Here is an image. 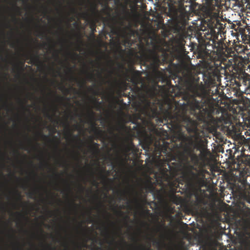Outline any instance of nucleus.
I'll return each mask as SVG.
<instances>
[{"label":"nucleus","instance_id":"obj_1","mask_svg":"<svg viewBox=\"0 0 250 250\" xmlns=\"http://www.w3.org/2000/svg\"><path fill=\"white\" fill-rule=\"evenodd\" d=\"M183 74L184 86L187 91L191 94L192 100L187 97V103L174 105L170 102L160 103L159 107L155 103L145 100V108L151 113V117L157 118L159 123L167 125L173 132L178 139L184 143L183 155L185 161L188 157L197 161V155L194 149L201 153L206 147L198 140L203 132L198 128L197 120L205 121L210 117V104L213 99L209 90L204 84L199 83V78L189 69Z\"/></svg>","mask_w":250,"mask_h":250},{"label":"nucleus","instance_id":"obj_2","mask_svg":"<svg viewBox=\"0 0 250 250\" xmlns=\"http://www.w3.org/2000/svg\"><path fill=\"white\" fill-rule=\"evenodd\" d=\"M168 7L167 15L173 21L174 28L180 33L185 30L188 17L183 7L184 0H164Z\"/></svg>","mask_w":250,"mask_h":250},{"label":"nucleus","instance_id":"obj_3","mask_svg":"<svg viewBox=\"0 0 250 250\" xmlns=\"http://www.w3.org/2000/svg\"><path fill=\"white\" fill-rule=\"evenodd\" d=\"M247 59L239 57V59L234 61L233 64L228 67V69L231 73V81L239 80L249 75L245 72Z\"/></svg>","mask_w":250,"mask_h":250},{"label":"nucleus","instance_id":"obj_4","mask_svg":"<svg viewBox=\"0 0 250 250\" xmlns=\"http://www.w3.org/2000/svg\"><path fill=\"white\" fill-rule=\"evenodd\" d=\"M193 166L187 168L183 173V177L187 185L190 188H200L203 184V180L199 172L192 170Z\"/></svg>","mask_w":250,"mask_h":250},{"label":"nucleus","instance_id":"obj_5","mask_svg":"<svg viewBox=\"0 0 250 250\" xmlns=\"http://www.w3.org/2000/svg\"><path fill=\"white\" fill-rule=\"evenodd\" d=\"M220 63L218 64L213 62V64L209 65V69L207 74L204 75V81L208 86H214L216 85V81L219 79Z\"/></svg>","mask_w":250,"mask_h":250},{"label":"nucleus","instance_id":"obj_6","mask_svg":"<svg viewBox=\"0 0 250 250\" xmlns=\"http://www.w3.org/2000/svg\"><path fill=\"white\" fill-rule=\"evenodd\" d=\"M232 190L250 203V185L247 183L246 180L235 181L232 186Z\"/></svg>","mask_w":250,"mask_h":250},{"label":"nucleus","instance_id":"obj_7","mask_svg":"<svg viewBox=\"0 0 250 250\" xmlns=\"http://www.w3.org/2000/svg\"><path fill=\"white\" fill-rule=\"evenodd\" d=\"M205 21L211 33H219L223 28V24L220 22L219 16L216 13H210L206 18Z\"/></svg>","mask_w":250,"mask_h":250},{"label":"nucleus","instance_id":"obj_8","mask_svg":"<svg viewBox=\"0 0 250 250\" xmlns=\"http://www.w3.org/2000/svg\"><path fill=\"white\" fill-rule=\"evenodd\" d=\"M141 48L143 50L142 55L147 62L155 66H158L160 65L161 62L160 55L155 48L154 49H148L147 52H146L143 45L141 46Z\"/></svg>","mask_w":250,"mask_h":250},{"label":"nucleus","instance_id":"obj_9","mask_svg":"<svg viewBox=\"0 0 250 250\" xmlns=\"http://www.w3.org/2000/svg\"><path fill=\"white\" fill-rule=\"evenodd\" d=\"M234 83L238 87L242 86V84L245 86L244 93L247 95H249L247 99H250V75H246L239 80H235Z\"/></svg>","mask_w":250,"mask_h":250},{"label":"nucleus","instance_id":"obj_10","mask_svg":"<svg viewBox=\"0 0 250 250\" xmlns=\"http://www.w3.org/2000/svg\"><path fill=\"white\" fill-rule=\"evenodd\" d=\"M245 239L247 242L250 241V213L246 214L242 219Z\"/></svg>","mask_w":250,"mask_h":250},{"label":"nucleus","instance_id":"obj_11","mask_svg":"<svg viewBox=\"0 0 250 250\" xmlns=\"http://www.w3.org/2000/svg\"><path fill=\"white\" fill-rule=\"evenodd\" d=\"M234 49L238 54L250 55V43L249 44H236Z\"/></svg>","mask_w":250,"mask_h":250},{"label":"nucleus","instance_id":"obj_12","mask_svg":"<svg viewBox=\"0 0 250 250\" xmlns=\"http://www.w3.org/2000/svg\"><path fill=\"white\" fill-rule=\"evenodd\" d=\"M88 117L89 118L90 120L91 121L93 124V126L92 130L95 133H96L98 135H101L102 132V131L100 130L99 128L96 127V125L95 124V113L91 110L89 109L88 112Z\"/></svg>","mask_w":250,"mask_h":250},{"label":"nucleus","instance_id":"obj_13","mask_svg":"<svg viewBox=\"0 0 250 250\" xmlns=\"http://www.w3.org/2000/svg\"><path fill=\"white\" fill-rule=\"evenodd\" d=\"M212 48L216 49V52L221 53L224 52L226 45L223 41L221 40H213Z\"/></svg>","mask_w":250,"mask_h":250},{"label":"nucleus","instance_id":"obj_14","mask_svg":"<svg viewBox=\"0 0 250 250\" xmlns=\"http://www.w3.org/2000/svg\"><path fill=\"white\" fill-rule=\"evenodd\" d=\"M82 16L83 19L86 20H89L91 21L90 28L91 29L92 34L94 35V33L96 32L95 21L90 18V16L87 12L83 13L82 14Z\"/></svg>","mask_w":250,"mask_h":250},{"label":"nucleus","instance_id":"obj_15","mask_svg":"<svg viewBox=\"0 0 250 250\" xmlns=\"http://www.w3.org/2000/svg\"><path fill=\"white\" fill-rule=\"evenodd\" d=\"M91 145L88 146L89 150L90 152L93 153H98L99 152V145L93 142L92 139L90 140Z\"/></svg>","mask_w":250,"mask_h":250},{"label":"nucleus","instance_id":"obj_16","mask_svg":"<svg viewBox=\"0 0 250 250\" xmlns=\"http://www.w3.org/2000/svg\"><path fill=\"white\" fill-rule=\"evenodd\" d=\"M249 29L246 28V26L242 27V26H238L237 28L235 29L236 31V36H237V39L239 40L238 37L239 36H242L246 33V30H247L249 31Z\"/></svg>","mask_w":250,"mask_h":250},{"label":"nucleus","instance_id":"obj_17","mask_svg":"<svg viewBox=\"0 0 250 250\" xmlns=\"http://www.w3.org/2000/svg\"><path fill=\"white\" fill-rule=\"evenodd\" d=\"M242 41L245 43V44H249L250 43V39L249 36L246 33L241 36Z\"/></svg>","mask_w":250,"mask_h":250},{"label":"nucleus","instance_id":"obj_18","mask_svg":"<svg viewBox=\"0 0 250 250\" xmlns=\"http://www.w3.org/2000/svg\"><path fill=\"white\" fill-rule=\"evenodd\" d=\"M134 147V145L132 142H130L128 145L124 146V149L125 153L129 152Z\"/></svg>","mask_w":250,"mask_h":250},{"label":"nucleus","instance_id":"obj_19","mask_svg":"<svg viewBox=\"0 0 250 250\" xmlns=\"http://www.w3.org/2000/svg\"><path fill=\"white\" fill-rule=\"evenodd\" d=\"M250 140H247L243 145V146L242 148V151L244 152V151L247 149V150H249L250 152Z\"/></svg>","mask_w":250,"mask_h":250},{"label":"nucleus","instance_id":"obj_20","mask_svg":"<svg viewBox=\"0 0 250 250\" xmlns=\"http://www.w3.org/2000/svg\"><path fill=\"white\" fill-rule=\"evenodd\" d=\"M91 12L92 14L96 16L98 15V10H97V5L95 3H92L91 6Z\"/></svg>","mask_w":250,"mask_h":250},{"label":"nucleus","instance_id":"obj_21","mask_svg":"<svg viewBox=\"0 0 250 250\" xmlns=\"http://www.w3.org/2000/svg\"><path fill=\"white\" fill-rule=\"evenodd\" d=\"M142 147L144 149H148L150 146V142L148 140V139L145 138L142 142Z\"/></svg>","mask_w":250,"mask_h":250},{"label":"nucleus","instance_id":"obj_22","mask_svg":"<svg viewBox=\"0 0 250 250\" xmlns=\"http://www.w3.org/2000/svg\"><path fill=\"white\" fill-rule=\"evenodd\" d=\"M131 203H134L137 205H139L140 204V200L137 197H135L133 200L127 202V204L129 206H130Z\"/></svg>","mask_w":250,"mask_h":250},{"label":"nucleus","instance_id":"obj_23","mask_svg":"<svg viewBox=\"0 0 250 250\" xmlns=\"http://www.w3.org/2000/svg\"><path fill=\"white\" fill-rule=\"evenodd\" d=\"M87 77L88 80L90 81H93L95 80L94 75L93 74V71L91 73H88Z\"/></svg>","mask_w":250,"mask_h":250},{"label":"nucleus","instance_id":"obj_24","mask_svg":"<svg viewBox=\"0 0 250 250\" xmlns=\"http://www.w3.org/2000/svg\"><path fill=\"white\" fill-rule=\"evenodd\" d=\"M36 193H37L36 189H34L33 190H32L31 191L27 193V196L30 198H34Z\"/></svg>","mask_w":250,"mask_h":250},{"label":"nucleus","instance_id":"obj_25","mask_svg":"<svg viewBox=\"0 0 250 250\" xmlns=\"http://www.w3.org/2000/svg\"><path fill=\"white\" fill-rule=\"evenodd\" d=\"M31 60L35 62H38L39 61V57L37 55H31Z\"/></svg>","mask_w":250,"mask_h":250},{"label":"nucleus","instance_id":"obj_26","mask_svg":"<svg viewBox=\"0 0 250 250\" xmlns=\"http://www.w3.org/2000/svg\"><path fill=\"white\" fill-rule=\"evenodd\" d=\"M108 158L111 162V166H112L113 168H115L116 167V163H115L112 157L111 156H109Z\"/></svg>","mask_w":250,"mask_h":250},{"label":"nucleus","instance_id":"obj_27","mask_svg":"<svg viewBox=\"0 0 250 250\" xmlns=\"http://www.w3.org/2000/svg\"><path fill=\"white\" fill-rule=\"evenodd\" d=\"M115 212L117 215L119 216H122L124 214V213L120 210L115 209Z\"/></svg>","mask_w":250,"mask_h":250},{"label":"nucleus","instance_id":"obj_28","mask_svg":"<svg viewBox=\"0 0 250 250\" xmlns=\"http://www.w3.org/2000/svg\"><path fill=\"white\" fill-rule=\"evenodd\" d=\"M37 135L42 136L44 139H49L48 136L44 135L42 132H38Z\"/></svg>","mask_w":250,"mask_h":250},{"label":"nucleus","instance_id":"obj_29","mask_svg":"<svg viewBox=\"0 0 250 250\" xmlns=\"http://www.w3.org/2000/svg\"><path fill=\"white\" fill-rule=\"evenodd\" d=\"M67 133H68L69 136L71 137L72 136V132L70 130V127H69V125L67 124Z\"/></svg>","mask_w":250,"mask_h":250},{"label":"nucleus","instance_id":"obj_30","mask_svg":"<svg viewBox=\"0 0 250 250\" xmlns=\"http://www.w3.org/2000/svg\"><path fill=\"white\" fill-rule=\"evenodd\" d=\"M137 248L139 249H140L141 250H146L145 247L144 246H143V245L139 246L138 247H137Z\"/></svg>","mask_w":250,"mask_h":250},{"label":"nucleus","instance_id":"obj_31","mask_svg":"<svg viewBox=\"0 0 250 250\" xmlns=\"http://www.w3.org/2000/svg\"><path fill=\"white\" fill-rule=\"evenodd\" d=\"M100 175H101V177L102 179L104 180H106L107 179L106 176H105V175H103L102 174V172H101Z\"/></svg>","mask_w":250,"mask_h":250},{"label":"nucleus","instance_id":"obj_32","mask_svg":"<svg viewBox=\"0 0 250 250\" xmlns=\"http://www.w3.org/2000/svg\"><path fill=\"white\" fill-rule=\"evenodd\" d=\"M79 188L82 192H83L84 189V188L82 185H79Z\"/></svg>","mask_w":250,"mask_h":250},{"label":"nucleus","instance_id":"obj_33","mask_svg":"<svg viewBox=\"0 0 250 250\" xmlns=\"http://www.w3.org/2000/svg\"><path fill=\"white\" fill-rule=\"evenodd\" d=\"M98 76L100 79H103L102 73L101 72H100L99 71H98Z\"/></svg>","mask_w":250,"mask_h":250},{"label":"nucleus","instance_id":"obj_34","mask_svg":"<svg viewBox=\"0 0 250 250\" xmlns=\"http://www.w3.org/2000/svg\"><path fill=\"white\" fill-rule=\"evenodd\" d=\"M125 77L126 80L128 81H129V79H130L129 76L128 75L127 73L125 74Z\"/></svg>","mask_w":250,"mask_h":250},{"label":"nucleus","instance_id":"obj_35","mask_svg":"<svg viewBox=\"0 0 250 250\" xmlns=\"http://www.w3.org/2000/svg\"><path fill=\"white\" fill-rule=\"evenodd\" d=\"M53 172L56 177L58 178L59 177V175L57 173L55 169L53 170Z\"/></svg>","mask_w":250,"mask_h":250},{"label":"nucleus","instance_id":"obj_36","mask_svg":"<svg viewBox=\"0 0 250 250\" xmlns=\"http://www.w3.org/2000/svg\"><path fill=\"white\" fill-rule=\"evenodd\" d=\"M79 84L81 86H82H82H85V82H82V83L79 82Z\"/></svg>","mask_w":250,"mask_h":250},{"label":"nucleus","instance_id":"obj_37","mask_svg":"<svg viewBox=\"0 0 250 250\" xmlns=\"http://www.w3.org/2000/svg\"><path fill=\"white\" fill-rule=\"evenodd\" d=\"M246 165H249L250 164V160H246L244 163Z\"/></svg>","mask_w":250,"mask_h":250},{"label":"nucleus","instance_id":"obj_38","mask_svg":"<svg viewBox=\"0 0 250 250\" xmlns=\"http://www.w3.org/2000/svg\"><path fill=\"white\" fill-rule=\"evenodd\" d=\"M146 187H147V188H148L151 190H152L154 188L151 185H147Z\"/></svg>","mask_w":250,"mask_h":250},{"label":"nucleus","instance_id":"obj_39","mask_svg":"<svg viewBox=\"0 0 250 250\" xmlns=\"http://www.w3.org/2000/svg\"><path fill=\"white\" fill-rule=\"evenodd\" d=\"M68 55H73V56H75L76 57H77L78 56V55L76 53H73V54H71L70 52H68Z\"/></svg>","mask_w":250,"mask_h":250},{"label":"nucleus","instance_id":"obj_40","mask_svg":"<svg viewBox=\"0 0 250 250\" xmlns=\"http://www.w3.org/2000/svg\"><path fill=\"white\" fill-rule=\"evenodd\" d=\"M79 228H81V229L84 232L85 231V230L84 229L82 228V224L81 223H79Z\"/></svg>","mask_w":250,"mask_h":250},{"label":"nucleus","instance_id":"obj_41","mask_svg":"<svg viewBox=\"0 0 250 250\" xmlns=\"http://www.w3.org/2000/svg\"><path fill=\"white\" fill-rule=\"evenodd\" d=\"M98 206L100 207H103L104 206V205L101 201H99L98 203Z\"/></svg>","mask_w":250,"mask_h":250},{"label":"nucleus","instance_id":"obj_42","mask_svg":"<svg viewBox=\"0 0 250 250\" xmlns=\"http://www.w3.org/2000/svg\"><path fill=\"white\" fill-rule=\"evenodd\" d=\"M93 184L94 185L96 186H98V184L96 180H94L93 181Z\"/></svg>","mask_w":250,"mask_h":250},{"label":"nucleus","instance_id":"obj_43","mask_svg":"<svg viewBox=\"0 0 250 250\" xmlns=\"http://www.w3.org/2000/svg\"><path fill=\"white\" fill-rule=\"evenodd\" d=\"M115 242V240L114 239H112V240L111 241H107L106 242L108 244H112V243L114 242Z\"/></svg>","mask_w":250,"mask_h":250},{"label":"nucleus","instance_id":"obj_44","mask_svg":"<svg viewBox=\"0 0 250 250\" xmlns=\"http://www.w3.org/2000/svg\"><path fill=\"white\" fill-rule=\"evenodd\" d=\"M122 194L124 196V197H125V199H126V192L125 191H124V192H122Z\"/></svg>","mask_w":250,"mask_h":250},{"label":"nucleus","instance_id":"obj_45","mask_svg":"<svg viewBox=\"0 0 250 250\" xmlns=\"http://www.w3.org/2000/svg\"><path fill=\"white\" fill-rule=\"evenodd\" d=\"M16 192H17V194H18V195L19 200L20 201H21V195H20V194L19 193H18L17 191H16Z\"/></svg>","mask_w":250,"mask_h":250},{"label":"nucleus","instance_id":"obj_46","mask_svg":"<svg viewBox=\"0 0 250 250\" xmlns=\"http://www.w3.org/2000/svg\"><path fill=\"white\" fill-rule=\"evenodd\" d=\"M46 116L49 118H52V117L50 116L48 112L46 113Z\"/></svg>","mask_w":250,"mask_h":250},{"label":"nucleus","instance_id":"obj_47","mask_svg":"<svg viewBox=\"0 0 250 250\" xmlns=\"http://www.w3.org/2000/svg\"><path fill=\"white\" fill-rule=\"evenodd\" d=\"M18 70H19L20 71H22L23 69L21 67H20L19 65L17 66Z\"/></svg>","mask_w":250,"mask_h":250},{"label":"nucleus","instance_id":"obj_48","mask_svg":"<svg viewBox=\"0 0 250 250\" xmlns=\"http://www.w3.org/2000/svg\"><path fill=\"white\" fill-rule=\"evenodd\" d=\"M16 214L19 216H23L21 213L19 212H16Z\"/></svg>","mask_w":250,"mask_h":250},{"label":"nucleus","instance_id":"obj_49","mask_svg":"<svg viewBox=\"0 0 250 250\" xmlns=\"http://www.w3.org/2000/svg\"><path fill=\"white\" fill-rule=\"evenodd\" d=\"M14 6L16 8V9L18 11H19L20 10V8L19 7H18L16 4H14Z\"/></svg>","mask_w":250,"mask_h":250},{"label":"nucleus","instance_id":"obj_50","mask_svg":"<svg viewBox=\"0 0 250 250\" xmlns=\"http://www.w3.org/2000/svg\"><path fill=\"white\" fill-rule=\"evenodd\" d=\"M47 247L49 248L50 249H51L52 250H55V248H52V247H51L50 246H47Z\"/></svg>","mask_w":250,"mask_h":250},{"label":"nucleus","instance_id":"obj_51","mask_svg":"<svg viewBox=\"0 0 250 250\" xmlns=\"http://www.w3.org/2000/svg\"><path fill=\"white\" fill-rule=\"evenodd\" d=\"M44 165H46V166H48L49 165L48 163L47 162H46V161H44Z\"/></svg>","mask_w":250,"mask_h":250},{"label":"nucleus","instance_id":"obj_52","mask_svg":"<svg viewBox=\"0 0 250 250\" xmlns=\"http://www.w3.org/2000/svg\"><path fill=\"white\" fill-rule=\"evenodd\" d=\"M19 100L20 101L21 103V104H22V107H23V108H25V107L24 106V105H23V103L22 102V101H21V99H19Z\"/></svg>","mask_w":250,"mask_h":250},{"label":"nucleus","instance_id":"obj_53","mask_svg":"<svg viewBox=\"0 0 250 250\" xmlns=\"http://www.w3.org/2000/svg\"><path fill=\"white\" fill-rule=\"evenodd\" d=\"M15 152L18 155H20V153L18 151V150H15Z\"/></svg>","mask_w":250,"mask_h":250},{"label":"nucleus","instance_id":"obj_54","mask_svg":"<svg viewBox=\"0 0 250 250\" xmlns=\"http://www.w3.org/2000/svg\"><path fill=\"white\" fill-rule=\"evenodd\" d=\"M57 99L60 100H62L63 99V98L61 97H57Z\"/></svg>","mask_w":250,"mask_h":250},{"label":"nucleus","instance_id":"obj_55","mask_svg":"<svg viewBox=\"0 0 250 250\" xmlns=\"http://www.w3.org/2000/svg\"><path fill=\"white\" fill-rule=\"evenodd\" d=\"M122 241H123V243L124 244H125V245H126V244H127L125 240H124L123 239Z\"/></svg>","mask_w":250,"mask_h":250},{"label":"nucleus","instance_id":"obj_56","mask_svg":"<svg viewBox=\"0 0 250 250\" xmlns=\"http://www.w3.org/2000/svg\"><path fill=\"white\" fill-rule=\"evenodd\" d=\"M72 204H73V205L75 207H77V206H78V205H76V204H75L74 203V202H72Z\"/></svg>","mask_w":250,"mask_h":250},{"label":"nucleus","instance_id":"obj_57","mask_svg":"<svg viewBox=\"0 0 250 250\" xmlns=\"http://www.w3.org/2000/svg\"><path fill=\"white\" fill-rule=\"evenodd\" d=\"M64 89L68 93L69 92V90L68 89H66L63 87Z\"/></svg>","mask_w":250,"mask_h":250},{"label":"nucleus","instance_id":"obj_58","mask_svg":"<svg viewBox=\"0 0 250 250\" xmlns=\"http://www.w3.org/2000/svg\"><path fill=\"white\" fill-rule=\"evenodd\" d=\"M73 137L74 138H78V139H79V137L78 136H73Z\"/></svg>","mask_w":250,"mask_h":250},{"label":"nucleus","instance_id":"obj_59","mask_svg":"<svg viewBox=\"0 0 250 250\" xmlns=\"http://www.w3.org/2000/svg\"><path fill=\"white\" fill-rule=\"evenodd\" d=\"M125 13H126V15H130V13H129V12L128 11H126V12H125Z\"/></svg>","mask_w":250,"mask_h":250},{"label":"nucleus","instance_id":"obj_60","mask_svg":"<svg viewBox=\"0 0 250 250\" xmlns=\"http://www.w3.org/2000/svg\"><path fill=\"white\" fill-rule=\"evenodd\" d=\"M101 104V103H100V102H98L97 103V105L98 106V107Z\"/></svg>","mask_w":250,"mask_h":250},{"label":"nucleus","instance_id":"obj_61","mask_svg":"<svg viewBox=\"0 0 250 250\" xmlns=\"http://www.w3.org/2000/svg\"><path fill=\"white\" fill-rule=\"evenodd\" d=\"M11 46L12 47H14V46H15V43H11Z\"/></svg>","mask_w":250,"mask_h":250},{"label":"nucleus","instance_id":"obj_62","mask_svg":"<svg viewBox=\"0 0 250 250\" xmlns=\"http://www.w3.org/2000/svg\"><path fill=\"white\" fill-rule=\"evenodd\" d=\"M97 250H102V249H101V247H97Z\"/></svg>","mask_w":250,"mask_h":250},{"label":"nucleus","instance_id":"obj_63","mask_svg":"<svg viewBox=\"0 0 250 250\" xmlns=\"http://www.w3.org/2000/svg\"><path fill=\"white\" fill-rule=\"evenodd\" d=\"M105 8H106L107 9H110L109 7L107 5H105Z\"/></svg>","mask_w":250,"mask_h":250},{"label":"nucleus","instance_id":"obj_64","mask_svg":"<svg viewBox=\"0 0 250 250\" xmlns=\"http://www.w3.org/2000/svg\"><path fill=\"white\" fill-rule=\"evenodd\" d=\"M94 197L96 199H99V198L97 196H95Z\"/></svg>","mask_w":250,"mask_h":250}]
</instances>
